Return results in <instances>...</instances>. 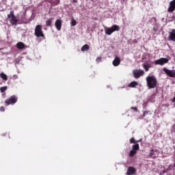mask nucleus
<instances>
[{
	"label": "nucleus",
	"mask_w": 175,
	"mask_h": 175,
	"mask_svg": "<svg viewBox=\"0 0 175 175\" xmlns=\"http://www.w3.org/2000/svg\"><path fill=\"white\" fill-rule=\"evenodd\" d=\"M146 83L149 90L156 88L157 85H158V81L157 80V78H155L154 75L148 76L146 77Z\"/></svg>",
	"instance_id": "f257e3e1"
},
{
	"label": "nucleus",
	"mask_w": 175,
	"mask_h": 175,
	"mask_svg": "<svg viewBox=\"0 0 175 175\" xmlns=\"http://www.w3.org/2000/svg\"><path fill=\"white\" fill-rule=\"evenodd\" d=\"M8 18H9V21L10 24L12 25H17V23H18V19L14 15V11H10V14H8Z\"/></svg>",
	"instance_id": "f03ea898"
},
{
	"label": "nucleus",
	"mask_w": 175,
	"mask_h": 175,
	"mask_svg": "<svg viewBox=\"0 0 175 175\" xmlns=\"http://www.w3.org/2000/svg\"><path fill=\"white\" fill-rule=\"evenodd\" d=\"M120 29H121L120 26L117 25H113L111 27H106L105 33L106 35L110 36L111 35V33H113V32H116V31H120Z\"/></svg>",
	"instance_id": "7ed1b4c3"
},
{
	"label": "nucleus",
	"mask_w": 175,
	"mask_h": 175,
	"mask_svg": "<svg viewBox=\"0 0 175 175\" xmlns=\"http://www.w3.org/2000/svg\"><path fill=\"white\" fill-rule=\"evenodd\" d=\"M34 35L37 38H44V33H43L42 30V25H38L36 26Z\"/></svg>",
	"instance_id": "20e7f679"
},
{
	"label": "nucleus",
	"mask_w": 175,
	"mask_h": 175,
	"mask_svg": "<svg viewBox=\"0 0 175 175\" xmlns=\"http://www.w3.org/2000/svg\"><path fill=\"white\" fill-rule=\"evenodd\" d=\"M17 100H18V97L16 95L11 96L9 98L5 100V103L6 106H9V105H14V103H17Z\"/></svg>",
	"instance_id": "39448f33"
},
{
	"label": "nucleus",
	"mask_w": 175,
	"mask_h": 175,
	"mask_svg": "<svg viewBox=\"0 0 175 175\" xmlns=\"http://www.w3.org/2000/svg\"><path fill=\"white\" fill-rule=\"evenodd\" d=\"M154 65H165V64H167L169 62V59L167 58H160L157 60H155Z\"/></svg>",
	"instance_id": "423d86ee"
},
{
	"label": "nucleus",
	"mask_w": 175,
	"mask_h": 175,
	"mask_svg": "<svg viewBox=\"0 0 175 175\" xmlns=\"http://www.w3.org/2000/svg\"><path fill=\"white\" fill-rule=\"evenodd\" d=\"M133 73L135 79H139L141 76H144V70H135Z\"/></svg>",
	"instance_id": "0eeeda50"
},
{
	"label": "nucleus",
	"mask_w": 175,
	"mask_h": 175,
	"mask_svg": "<svg viewBox=\"0 0 175 175\" xmlns=\"http://www.w3.org/2000/svg\"><path fill=\"white\" fill-rule=\"evenodd\" d=\"M163 72L167 75L169 77H174L175 78V70H169L166 68L163 69Z\"/></svg>",
	"instance_id": "6e6552de"
},
{
	"label": "nucleus",
	"mask_w": 175,
	"mask_h": 175,
	"mask_svg": "<svg viewBox=\"0 0 175 175\" xmlns=\"http://www.w3.org/2000/svg\"><path fill=\"white\" fill-rule=\"evenodd\" d=\"M175 10V0H172L170 2V7L167 9L169 13H173Z\"/></svg>",
	"instance_id": "1a4fd4ad"
},
{
	"label": "nucleus",
	"mask_w": 175,
	"mask_h": 175,
	"mask_svg": "<svg viewBox=\"0 0 175 175\" xmlns=\"http://www.w3.org/2000/svg\"><path fill=\"white\" fill-rule=\"evenodd\" d=\"M55 27L57 29V31H60L61 28H62V20L57 19L55 21Z\"/></svg>",
	"instance_id": "9d476101"
},
{
	"label": "nucleus",
	"mask_w": 175,
	"mask_h": 175,
	"mask_svg": "<svg viewBox=\"0 0 175 175\" xmlns=\"http://www.w3.org/2000/svg\"><path fill=\"white\" fill-rule=\"evenodd\" d=\"M168 38L170 40H172V42H175V29H172L170 32H169V36Z\"/></svg>",
	"instance_id": "9b49d317"
},
{
	"label": "nucleus",
	"mask_w": 175,
	"mask_h": 175,
	"mask_svg": "<svg viewBox=\"0 0 175 175\" xmlns=\"http://www.w3.org/2000/svg\"><path fill=\"white\" fill-rule=\"evenodd\" d=\"M137 170L136 168H135V167H129L128 170H127V172L126 174L127 175H133L135 174V173H136Z\"/></svg>",
	"instance_id": "f8f14e48"
},
{
	"label": "nucleus",
	"mask_w": 175,
	"mask_h": 175,
	"mask_svg": "<svg viewBox=\"0 0 175 175\" xmlns=\"http://www.w3.org/2000/svg\"><path fill=\"white\" fill-rule=\"evenodd\" d=\"M121 64V59L118 57H116L114 60L113 61V66H118Z\"/></svg>",
	"instance_id": "ddd939ff"
},
{
	"label": "nucleus",
	"mask_w": 175,
	"mask_h": 175,
	"mask_svg": "<svg viewBox=\"0 0 175 175\" xmlns=\"http://www.w3.org/2000/svg\"><path fill=\"white\" fill-rule=\"evenodd\" d=\"M25 47V44L24 42H19L16 44V48L18 50H23Z\"/></svg>",
	"instance_id": "4468645a"
},
{
	"label": "nucleus",
	"mask_w": 175,
	"mask_h": 175,
	"mask_svg": "<svg viewBox=\"0 0 175 175\" xmlns=\"http://www.w3.org/2000/svg\"><path fill=\"white\" fill-rule=\"evenodd\" d=\"M139 85L137 81H132L128 85L129 88H136V86Z\"/></svg>",
	"instance_id": "2eb2a0df"
},
{
	"label": "nucleus",
	"mask_w": 175,
	"mask_h": 175,
	"mask_svg": "<svg viewBox=\"0 0 175 175\" xmlns=\"http://www.w3.org/2000/svg\"><path fill=\"white\" fill-rule=\"evenodd\" d=\"M49 2L51 3V5L57 6V5H59V2H61V0H50Z\"/></svg>",
	"instance_id": "dca6fc26"
},
{
	"label": "nucleus",
	"mask_w": 175,
	"mask_h": 175,
	"mask_svg": "<svg viewBox=\"0 0 175 175\" xmlns=\"http://www.w3.org/2000/svg\"><path fill=\"white\" fill-rule=\"evenodd\" d=\"M132 150L134 151H139V148H140V146H139V144H135L132 146Z\"/></svg>",
	"instance_id": "f3484780"
},
{
	"label": "nucleus",
	"mask_w": 175,
	"mask_h": 175,
	"mask_svg": "<svg viewBox=\"0 0 175 175\" xmlns=\"http://www.w3.org/2000/svg\"><path fill=\"white\" fill-rule=\"evenodd\" d=\"M90 50V45L85 44L81 47V51H88Z\"/></svg>",
	"instance_id": "a211bd4d"
},
{
	"label": "nucleus",
	"mask_w": 175,
	"mask_h": 175,
	"mask_svg": "<svg viewBox=\"0 0 175 175\" xmlns=\"http://www.w3.org/2000/svg\"><path fill=\"white\" fill-rule=\"evenodd\" d=\"M139 142H142V139H139L138 141H136V139H135V137H132L131 139H130V143L131 144H136L137 143H139Z\"/></svg>",
	"instance_id": "6ab92c4d"
},
{
	"label": "nucleus",
	"mask_w": 175,
	"mask_h": 175,
	"mask_svg": "<svg viewBox=\"0 0 175 175\" xmlns=\"http://www.w3.org/2000/svg\"><path fill=\"white\" fill-rule=\"evenodd\" d=\"M53 23V18H50L46 21V27H51V24Z\"/></svg>",
	"instance_id": "aec40b11"
},
{
	"label": "nucleus",
	"mask_w": 175,
	"mask_h": 175,
	"mask_svg": "<svg viewBox=\"0 0 175 175\" xmlns=\"http://www.w3.org/2000/svg\"><path fill=\"white\" fill-rule=\"evenodd\" d=\"M143 68L145 69L146 72H148V70H150V68H151V66L149 64H144Z\"/></svg>",
	"instance_id": "412c9836"
},
{
	"label": "nucleus",
	"mask_w": 175,
	"mask_h": 175,
	"mask_svg": "<svg viewBox=\"0 0 175 175\" xmlns=\"http://www.w3.org/2000/svg\"><path fill=\"white\" fill-rule=\"evenodd\" d=\"M0 77L3 79L5 81H8V75H6L5 73L1 72L0 74Z\"/></svg>",
	"instance_id": "4be33fe9"
},
{
	"label": "nucleus",
	"mask_w": 175,
	"mask_h": 175,
	"mask_svg": "<svg viewBox=\"0 0 175 175\" xmlns=\"http://www.w3.org/2000/svg\"><path fill=\"white\" fill-rule=\"evenodd\" d=\"M135 154H137L136 150H133V149L130 151L129 157H135Z\"/></svg>",
	"instance_id": "5701e85b"
},
{
	"label": "nucleus",
	"mask_w": 175,
	"mask_h": 175,
	"mask_svg": "<svg viewBox=\"0 0 175 175\" xmlns=\"http://www.w3.org/2000/svg\"><path fill=\"white\" fill-rule=\"evenodd\" d=\"M8 90V86H3L0 88V92L3 93L5 91Z\"/></svg>",
	"instance_id": "b1692460"
},
{
	"label": "nucleus",
	"mask_w": 175,
	"mask_h": 175,
	"mask_svg": "<svg viewBox=\"0 0 175 175\" xmlns=\"http://www.w3.org/2000/svg\"><path fill=\"white\" fill-rule=\"evenodd\" d=\"M76 24H77L76 21H75V19H73V20L72 21V22H71V25H72V27H75V26L76 25Z\"/></svg>",
	"instance_id": "393cba45"
},
{
	"label": "nucleus",
	"mask_w": 175,
	"mask_h": 175,
	"mask_svg": "<svg viewBox=\"0 0 175 175\" xmlns=\"http://www.w3.org/2000/svg\"><path fill=\"white\" fill-rule=\"evenodd\" d=\"M154 149L150 150L148 157H152L154 155Z\"/></svg>",
	"instance_id": "a878e982"
},
{
	"label": "nucleus",
	"mask_w": 175,
	"mask_h": 175,
	"mask_svg": "<svg viewBox=\"0 0 175 175\" xmlns=\"http://www.w3.org/2000/svg\"><path fill=\"white\" fill-rule=\"evenodd\" d=\"M96 62H97L98 64H99V62H100L102 61V57H98L96 58Z\"/></svg>",
	"instance_id": "bb28decb"
},
{
	"label": "nucleus",
	"mask_w": 175,
	"mask_h": 175,
	"mask_svg": "<svg viewBox=\"0 0 175 175\" xmlns=\"http://www.w3.org/2000/svg\"><path fill=\"white\" fill-rule=\"evenodd\" d=\"M148 113H150V111H145L144 112V117H146V116H147V114H148Z\"/></svg>",
	"instance_id": "cd10ccee"
},
{
	"label": "nucleus",
	"mask_w": 175,
	"mask_h": 175,
	"mask_svg": "<svg viewBox=\"0 0 175 175\" xmlns=\"http://www.w3.org/2000/svg\"><path fill=\"white\" fill-rule=\"evenodd\" d=\"M0 111H5V107L1 106V107H0Z\"/></svg>",
	"instance_id": "c85d7f7f"
},
{
	"label": "nucleus",
	"mask_w": 175,
	"mask_h": 175,
	"mask_svg": "<svg viewBox=\"0 0 175 175\" xmlns=\"http://www.w3.org/2000/svg\"><path fill=\"white\" fill-rule=\"evenodd\" d=\"M131 109H133L135 111H137V107H131Z\"/></svg>",
	"instance_id": "c756f323"
},
{
	"label": "nucleus",
	"mask_w": 175,
	"mask_h": 175,
	"mask_svg": "<svg viewBox=\"0 0 175 175\" xmlns=\"http://www.w3.org/2000/svg\"><path fill=\"white\" fill-rule=\"evenodd\" d=\"M153 31H154V32H157V31H158V29H157V27H154Z\"/></svg>",
	"instance_id": "7c9ffc66"
},
{
	"label": "nucleus",
	"mask_w": 175,
	"mask_h": 175,
	"mask_svg": "<svg viewBox=\"0 0 175 175\" xmlns=\"http://www.w3.org/2000/svg\"><path fill=\"white\" fill-rule=\"evenodd\" d=\"M174 20H175V17L173 16V17L171 18L170 21H174Z\"/></svg>",
	"instance_id": "2f4dec72"
},
{
	"label": "nucleus",
	"mask_w": 175,
	"mask_h": 175,
	"mask_svg": "<svg viewBox=\"0 0 175 175\" xmlns=\"http://www.w3.org/2000/svg\"><path fill=\"white\" fill-rule=\"evenodd\" d=\"M72 2H73L74 3H77V0H72Z\"/></svg>",
	"instance_id": "473e14b6"
},
{
	"label": "nucleus",
	"mask_w": 175,
	"mask_h": 175,
	"mask_svg": "<svg viewBox=\"0 0 175 175\" xmlns=\"http://www.w3.org/2000/svg\"><path fill=\"white\" fill-rule=\"evenodd\" d=\"M14 77H16L17 78V75H14Z\"/></svg>",
	"instance_id": "72a5a7b5"
},
{
	"label": "nucleus",
	"mask_w": 175,
	"mask_h": 175,
	"mask_svg": "<svg viewBox=\"0 0 175 175\" xmlns=\"http://www.w3.org/2000/svg\"><path fill=\"white\" fill-rule=\"evenodd\" d=\"M174 107H175V105H174Z\"/></svg>",
	"instance_id": "f704fd0d"
}]
</instances>
